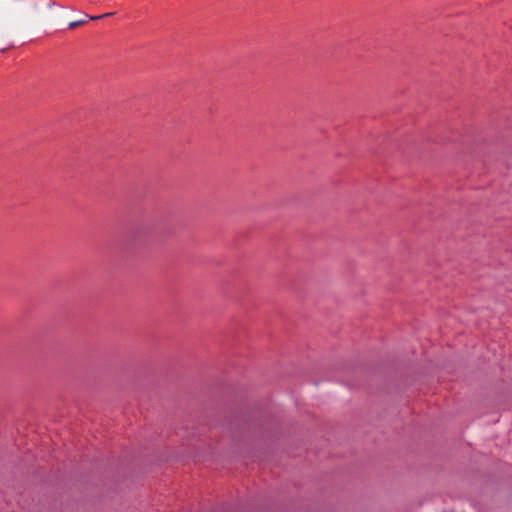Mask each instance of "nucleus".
<instances>
[{"instance_id":"f257e3e1","label":"nucleus","mask_w":512,"mask_h":512,"mask_svg":"<svg viewBox=\"0 0 512 512\" xmlns=\"http://www.w3.org/2000/svg\"><path fill=\"white\" fill-rule=\"evenodd\" d=\"M84 23H86V20L83 19V20H78V21H73V22H70L69 23V28L71 29H74L80 25H83Z\"/></svg>"},{"instance_id":"f03ea898","label":"nucleus","mask_w":512,"mask_h":512,"mask_svg":"<svg viewBox=\"0 0 512 512\" xmlns=\"http://www.w3.org/2000/svg\"><path fill=\"white\" fill-rule=\"evenodd\" d=\"M112 14H113V13H105V14H103V15H99V16H92V17H90V19H92V20L101 19V18L108 17V16H110V15H112Z\"/></svg>"}]
</instances>
